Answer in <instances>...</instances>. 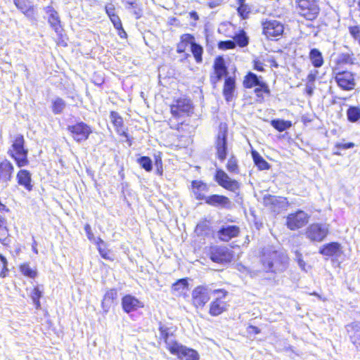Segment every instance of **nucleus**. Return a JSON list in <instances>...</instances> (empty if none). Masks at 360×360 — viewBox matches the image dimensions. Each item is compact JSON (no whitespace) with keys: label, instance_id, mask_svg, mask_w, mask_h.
Returning a JSON list of instances; mask_svg holds the SVG:
<instances>
[{"label":"nucleus","instance_id":"f257e3e1","mask_svg":"<svg viewBox=\"0 0 360 360\" xmlns=\"http://www.w3.org/2000/svg\"><path fill=\"white\" fill-rule=\"evenodd\" d=\"M260 262L265 272H281L287 268L288 257L283 252L266 248L262 252Z\"/></svg>","mask_w":360,"mask_h":360},{"label":"nucleus","instance_id":"f03ea898","mask_svg":"<svg viewBox=\"0 0 360 360\" xmlns=\"http://www.w3.org/2000/svg\"><path fill=\"white\" fill-rule=\"evenodd\" d=\"M162 336L165 339L167 349L171 354L177 356L179 360L199 359V354L195 350L180 345L176 341H173L169 338L167 333L162 331Z\"/></svg>","mask_w":360,"mask_h":360},{"label":"nucleus","instance_id":"7ed1b4c3","mask_svg":"<svg viewBox=\"0 0 360 360\" xmlns=\"http://www.w3.org/2000/svg\"><path fill=\"white\" fill-rule=\"evenodd\" d=\"M8 154L14 160L18 167L28 165V150L25 148V139L22 135L18 134L14 137Z\"/></svg>","mask_w":360,"mask_h":360},{"label":"nucleus","instance_id":"20e7f679","mask_svg":"<svg viewBox=\"0 0 360 360\" xmlns=\"http://www.w3.org/2000/svg\"><path fill=\"white\" fill-rule=\"evenodd\" d=\"M299 13L308 20L315 19L319 13V7L316 0H295Z\"/></svg>","mask_w":360,"mask_h":360},{"label":"nucleus","instance_id":"39448f33","mask_svg":"<svg viewBox=\"0 0 360 360\" xmlns=\"http://www.w3.org/2000/svg\"><path fill=\"white\" fill-rule=\"evenodd\" d=\"M217 296L211 302L210 304V314L213 316H217L221 314L224 311L227 310L229 304L224 300L228 292L223 289L214 290L213 291Z\"/></svg>","mask_w":360,"mask_h":360},{"label":"nucleus","instance_id":"423d86ee","mask_svg":"<svg viewBox=\"0 0 360 360\" xmlns=\"http://www.w3.org/2000/svg\"><path fill=\"white\" fill-rule=\"evenodd\" d=\"M304 234L311 242H321L328 234V228L326 224H311L306 229Z\"/></svg>","mask_w":360,"mask_h":360},{"label":"nucleus","instance_id":"0eeeda50","mask_svg":"<svg viewBox=\"0 0 360 360\" xmlns=\"http://www.w3.org/2000/svg\"><path fill=\"white\" fill-rule=\"evenodd\" d=\"M68 130L72 137L77 142L86 140L92 132L91 128L83 122H79L73 125H69Z\"/></svg>","mask_w":360,"mask_h":360},{"label":"nucleus","instance_id":"6e6552de","mask_svg":"<svg viewBox=\"0 0 360 360\" xmlns=\"http://www.w3.org/2000/svg\"><path fill=\"white\" fill-rule=\"evenodd\" d=\"M309 219V215L302 210H298L295 213H292L288 215L286 219V226L290 230H297L306 224H307Z\"/></svg>","mask_w":360,"mask_h":360},{"label":"nucleus","instance_id":"1a4fd4ad","mask_svg":"<svg viewBox=\"0 0 360 360\" xmlns=\"http://www.w3.org/2000/svg\"><path fill=\"white\" fill-rule=\"evenodd\" d=\"M210 290L206 286L199 285L192 291V303L196 308H202L210 299Z\"/></svg>","mask_w":360,"mask_h":360},{"label":"nucleus","instance_id":"9d476101","mask_svg":"<svg viewBox=\"0 0 360 360\" xmlns=\"http://www.w3.org/2000/svg\"><path fill=\"white\" fill-rule=\"evenodd\" d=\"M264 205L271 211L279 213L287 208L288 202L285 198L265 195L263 198Z\"/></svg>","mask_w":360,"mask_h":360},{"label":"nucleus","instance_id":"9b49d317","mask_svg":"<svg viewBox=\"0 0 360 360\" xmlns=\"http://www.w3.org/2000/svg\"><path fill=\"white\" fill-rule=\"evenodd\" d=\"M263 33L269 39L280 37L284 31L283 25L276 20H266L262 23Z\"/></svg>","mask_w":360,"mask_h":360},{"label":"nucleus","instance_id":"f8f14e48","mask_svg":"<svg viewBox=\"0 0 360 360\" xmlns=\"http://www.w3.org/2000/svg\"><path fill=\"white\" fill-rule=\"evenodd\" d=\"M215 180L219 186L229 191L235 192L239 188L238 182L231 179L229 175L221 169L217 170Z\"/></svg>","mask_w":360,"mask_h":360},{"label":"nucleus","instance_id":"ddd939ff","mask_svg":"<svg viewBox=\"0 0 360 360\" xmlns=\"http://www.w3.org/2000/svg\"><path fill=\"white\" fill-rule=\"evenodd\" d=\"M210 259L217 263H229L233 259V254L226 247H215L211 250Z\"/></svg>","mask_w":360,"mask_h":360},{"label":"nucleus","instance_id":"4468645a","mask_svg":"<svg viewBox=\"0 0 360 360\" xmlns=\"http://www.w3.org/2000/svg\"><path fill=\"white\" fill-rule=\"evenodd\" d=\"M338 86L344 90H352L354 88V75L348 71L340 72L335 77Z\"/></svg>","mask_w":360,"mask_h":360},{"label":"nucleus","instance_id":"2eb2a0df","mask_svg":"<svg viewBox=\"0 0 360 360\" xmlns=\"http://www.w3.org/2000/svg\"><path fill=\"white\" fill-rule=\"evenodd\" d=\"M14 172V167L13 164L4 160L0 162V184L6 187L8 182L11 180L13 173Z\"/></svg>","mask_w":360,"mask_h":360},{"label":"nucleus","instance_id":"dca6fc26","mask_svg":"<svg viewBox=\"0 0 360 360\" xmlns=\"http://www.w3.org/2000/svg\"><path fill=\"white\" fill-rule=\"evenodd\" d=\"M16 8L30 20L35 19V8L30 0H13Z\"/></svg>","mask_w":360,"mask_h":360},{"label":"nucleus","instance_id":"f3484780","mask_svg":"<svg viewBox=\"0 0 360 360\" xmlns=\"http://www.w3.org/2000/svg\"><path fill=\"white\" fill-rule=\"evenodd\" d=\"M122 305L123 310L126 313H130L136 311L139 308H142L144 306L142 302L130 295L123 297L122 299Z\"/></svg>","mask_w":360,"mask_h":360},{"label":"nucleus","instance_id":"a211bd4d","mask_svg":"<svg viewBox=\"0 0 360 360\" xmlns=\"http://www.w3.org/2000/svg\"><path fill=\"white\" fill-rule=\"evenodd\" d=\"M240 233V229L236 225L223 226L217 232V236L223 241H229L231 238L237 237Z\"/></svg>","mask_w":360,"mask_h":360},{"label":"nucleus","instance_id":"6ab92c4d","mask_svg":"<svg viewBox=\"0 0 360 360\" xmlns=\"http://www.w3.org/2000/svg\"><path fill=\"white\" fill-rule=\"evenodd\" d=\"M191 101L187 99H179L176 104L171 106V112L174 117H179L182 113H188L191 110Z\"/></svg>","mask_w":360,"mask_h":360},{"label":"nucleus","instance_id":"aec40b11","mask_svg":"<svg viewBox=\"0 0 360 360\" xmlns=\"http://www.w3.org/2000/svg\"><path fill=\"white\" fill-rule=\"evenodd\" d=\"M217 155L221 161H224L227 155L226 133L221 131L219 133L216 141Z\"/></svg>","mask_w":360,"mask_h":360},{"label":"nucleus","instance_id":"412c9836","mask_svg":"<svg viewBox=\"0 0 360 360\" xmlns=\"http://www.w3.org/2000/svg\"><path fill=\"white\" fill-rule=\"evenodd\" d=\"M352 342L360 349V323H352L346 326Z\"/></svg>","mask_w":360,"mask_h":360},{"label":"nucleus","instance_id":"4be33fe9","mask_svg":"<svg viewBox=\"0 0 360 360\" xmlns=\"http://www.w3.org/2000/svg\"><path fill=\"white\" fill-rule=\"evenodd\" d=\"M18 184L23 186L27 191H30L32 189V175L31 173L26 169H20L16 175Z\"/></svg>","mask_w":360,"mask_h":360},{"label":"nucleus","instance_id":"5701e85b","mask_svg":"<svg viewBox=\"0 0 360 360\" xmlns=\"http://www.w3.org/2000/svg\"><path fill=\"white\" fill-rule=\"evenodd\" d=\"M44 11L49 15V23L56 32H58L60 27V20L58 12L51 6L44 8Z\"/></svg>","mask_w":360,"mask_h":360},{"label":"nucleus","instance_id":"b1692460","mask_svg":"<svg viewBox=\"0 0 360 360\" xmlns=\"http://www.w3.org/2000/svg\"><path fill=\"white\" fill-rule=\"evenodd\" d=\"M110 119L117 133L120 136L127 137V134L125 131L122 117L117 112L112 111L110 115Z\"/></svg>","mask_w":360,"mask_h":360},{"label":"nucleus","instance_id":"393cba45","mask_svg":"<svg viewBox=\"0 0 360 360\" xmlns=\"http://www.w3.org/2000/svg\"><path fill=\"white\" fill-rule=\"evenodd\" d=\"M206 203L212 206H220L222 207H227L230 205L231 202L229 199L224 195H212L206 198Z\"/></svg>","mask_w":360,"mask_h":360},{"label":"nucleus","instance_id":"a878e982","mask_svg":"<svg viewBox=\"0 0 360 360\" xmlns=\"http://www.w3.org/2000/svg\"><path fill=\"white\" fill-rule=\"evenodd\" d=\"M236 89L235 79L229 77L226 79L223 89V94L226 101H231L233 96V93Z\"/></svg>","mask_w":360,"mask_h":360},{"label":"nucleus","instance_id":"bb28decb","mask_svg":"<svg viewBox=\"0 0 360 360\" xmlns=\"http://www.w3.org/2000/svg\"><path fill=\"white\" fill-rule=\"evenodd\" d=\"M340 249V245L338 243H330L323 245L319 252L325 256H333L338 254Z\"/></svg>","mask_w":360,"mask_h":360},{"label":"nucleus","instance_id":"cd10ccee","mask_svg":"<svg viewBox=\"0 0 360 360\" xmlns=\"http://www.w3.org/2000/svg\"><path fill=\"white\" fill-rule=\"evenodd\" d=\"M309 59L315 68H320L323 64L322 53L317 49H312L309 53Z\"/></svg>","mask_w":360,"mask_h":360},{"label":"nucleus","instance_id":"c85d7f7f","mask_svg":"<svg viewBox=\"0 0 360 360\" xmlns=\"http://www.w3.org/2000/svg\"><path fill=\"white\" fill-rule=\"evenodd\" d=\"M188 285L186 279H180L173 284L172 289L176 295H181L186 293L188 290Z\"/></svg>","mask_w":360,"mask_h":360},{"label":"nucleus","instance_id":"c756f323","mask_svg":"<svg viewBox=\"0 0 360 360\" xmlns=\"http://www.w3.org/2000/svg\"><path fill=\"white\" fill-rule=\"evenodd\" d=\"M262 82L259 79L258 77L252 72H249L245 76L243 81L244 86L246 88H252L253 86H256Z\"/></svg>","mask_w":360,"mask_h":360},{"label":"nucleus","instance_id":"7c9ffc66","mask_svg":"<svg viewBox=\"0 0 360 360\" xmlns=\"http://www.w3.org/2000/svg\"><path fill=\"white\" fill-rule=\"evenodd\" d=\"M271 124L273 127H274L278 131H283L289 129L292 125L290 121L279 120V119L271 120Z\"/></svg>","mask_w":360,"mask_h":360},{"label":"nucleus","instance_id":"2f4dec72","mask_svg":"<svg viewBox=\"0 0 360 360\" xmlns=\"http://www.w3.org/2000/svg\"><path fill=\"white\" fill-rule=\"evenodd\" d=\"M255 164L261 170L267 169L269 167L268 162L256 151L252 153Z\"/></svg>","mask_w":360,"mask_h":360},{"label":"nucleus","instance_id":"473e14b6","mask_svg":"<svg viewBox=\"0 0 360 360\" xmlns=\"http://www.w3.org/2000/svg\"><path fill=\"white\" fill-rule=\"evenodd\" d=\"M347 116L349 122H360V108L357 107H350L347 111Z\"/></svg>","mask_w":360,"mask_h":360},{"label":"nucleus","instance_id":"72a5a7b5","mask_svg":"<svg viewBox=\"0 0 360 360\" xmlns=\"http://www.w3.org/2000/svg\"><path fill=\"white\" fill-rule=\"evenodd\" d=\"M115 28L118 31V34L121 38H126L127 33L122 27V22L117 15L110 18Z\"/></svg>","mask_w":360,"mask_h":360},{"label":"nucleus","instance_id":"f704fd0d","mask_svg":"<svg viewBox=\"0 0 360 360\" xmlns=\"http://www.w3.org/2000/svg\"><path fill=\"white\" fill-rule=\"evenodd\" d=\"M96 244L101 256L104 259H110L109 252L105 248V243L101 238H98Z\"/></svg>","mask_w":360,"mask_h":360},{"label":"nucleus","instance_id":"c9c22d12","mask_svg":"<svg viewBox=\"0 0 360 360\" xmlns=\"http://www.w3.org/2000/svg\"><path fill=\"white\" fill-rule=\"evenodd\" d=\"M234 41L240 47H245L248 44L249 40L245 32L240 31L239 34H236L234 37Z\"/></svg>","mask_w":360,"mask_h":360},{"label":"nucleus","instance_id":"e433bc0d","mask_svg":"<svg viewBox=\"0 0 360 360\" xmlns=\"http://www.w3.org/2000/svg\"><path fill=\"white\" fill-rule=\"evenodd\" d=\"M65 107V101L60 98H57L53 101L52 110L54 114H60L63 112Z\"/></svg>","mask_w":360,"mask_h":360},{"label":"nucleus","instance_id":"4c0bfd02","mask_svg":"<svg viewBox=\"0 0 360 360\" xmlns=\"http://www.w3.org/2000/svg\"><path fill=\"white\" fill-rule=\"evenodd\" d=\"M42 295V291L39 289V287H35L32 290L31 292V298L35 305V307L37 309L40 308L41 304H40V298Z\"/></svg>","mask_w":360,"mask_h":360},{"label":"nucleus","instance_id":"58836bf2","mask_svg":"<svg viewBox=\"0 0 360 360\" xmlns=\"http://www.w3.org/2000/svg\"><path fill=\"white\" fill-rule=\"evenodd\" d=\"M191 49L196 62L200 63L202 61V54L203 52L202 47L195 43L192 44Z\"/></svg>","mask_w":360,"mask_h":360},{"label":"nucleus","instance_id":"ea45409f","mask_svg":"<svg viewBox=\"0 0 360 360\" xmlns=\"http://www.w3.org/2000/svg\"><path fill=\"white\" fill-rule=\"evenodd\" d=\"M137 162L146 171L150 172L152 170V161L150 158L143 156L139 158Z\"/></svg>","mask_w":360,"mask_h":360},{"label":"nucleus","instance_id":"a19ab883","mask_svg":"<svg viewBox=\"0 0 360 360\" xmlns=\"http://www.w3.org/2000/svg\"><path fill=\"white\" fill-rule=\"evenodd\" d=\"M21 273L25 276L30 278H34L37 275V271L32 269L28 264H23L20 267Z\"/></svg>","mask_w":360,"mask_h":360},{"label":"nucleus","instance_id":"79ce46f5","mask_svg":"<svg viewBox=\"0 0 360 360\" xmlns=\"http://www.w3.org/2000/svg\"><path fill=\"white\" fill-rule=\"evenodd\" d=\"M127 4V8L134 9L133 13L136 15V18H140L141 16V12L139 8H137L136 0H124Z\"/></svg>","mask_w":360,"mask_h":360},{"label":"nucleus","instance_id":"37998d69","mask_svg":"<svg viewBox=\"0 0 360 360\" xmlns=\"http://www.w3.org/2000/svg\"><path fill=\"white\" fill-rule=\"evenodd\" d=\"M226 169L230 173L238 174L239 172L238 162L234 157H231L228 160Z\"/></svg>","mask_w":360,"mask_h":360},{"label":"nucleus","instance_id":"c03bdc74","mask_svg":"<svg viewBox=\"0 0 360 360\" xmlns=\"http://www.w3.org/2000/svg\"><path fill=\"white\" fill-rule=\"evenodd\" d=\"M348 30L350 35L352 37L354 40L356 41L360 46V26H349L348 27Z\"/></svg>","mask_w":360,"mask_h":360},{"label":"nucleus","instance_id":"a18cd8bd","mask_svg":"<svg viewBox=\"0 0 360 360\" xmlns=\"http://www.w3.org/2000/svg\"><path fill=\"white\" fill-rule=\"evenodd\" d=\"M214 75L211 76L210 81L213 84H215L227 74V70H214Z\"/></svg>","mask_w":360,"mask_h":360},{"label":"nucleus","instance_id":"49530a36","mask_svg":"<svg viewBox=\"0 0 360 360\" xmlns=\"http://www.w3.org/2000/svg\"><path fill=\"white\" fill-rule=\"evenodd\" d=\"M218 47L222 50L234 49L236 47V42L232 40L221 41L218 44Z\"/></svg>","mask_w":360,"mask_h":360},{"label":"nucleus","instance_id":"de8ad7c7","mask_svg":"<svg viewBox=\"0 0 360 360\" xmlns=\"http://www.w3.org/2000/svg\"><path fill=\"white\" fill-rule=\"evenodd\" d=\"M117 291L114 289H110V290L106 292L103 298L106 300L107 302H110L111 304H113L114 300L117 299Z\"/></svg>","mask_w":360,"mask_h":360},{"label":"nucleus","instance_id":"09e8293b","mask_svg":"<svg viewBox=\"0 0 360 360\" xmlns=\"http://www.w3.org/2000/svg\"><path fill=\"white\" fill-rule=\"evenodd\" d=\"M238 13L243 19L248 18L250 8L248 6L242 3L238 8Z\"/></svg>","mask_w":360,"mask_h":360},{"label":"nucleus","instance_id":"8fccbe9b","mask_svg":"<svg viewBox=\"0 0 360 360\" xmlns=\"http://www.w3.org/2000/svg\"><path fill=\"white\" fill-rule=\"evenodd\" d=\"M192 186L193 191H207V185L200 181H193L192 182Z\"/></svg>","mask_w":360,"mask_h":360},{"label":"nucleus","instance_id":"3c124183","mask_svg":"<svg viewBox=\"0 0 360 360\" xmlns=\"http://www.w3.org/2000/svg\"><path fill=\"white\" fill-rule=\"evenodd\" d=\"M214 70H227L225 65V61L222 57H217L214 63Z\"/></svg>","mask_w":360,"mask_h":360},{"label":"nucleus","instance_id":"603ef678","mask_svg":"<svg viewBox=\"0 0 360 360\" xmlns=\"http://www.w3.org/2000/svg\"><path fill=\"white\" fill-rule=\"evenodd\" d=\"M295 259L297 260V264H298L300 268L302 270H303L304 271H307V269H306L307 264L303 260L302 255V254L299 251H296L295 252Z\"/></svg>","mask_w":360,"mask_h":360},{"label":"nucleus","instance_id":"864d4df0","mask_svg":"<svg viewBox=\"0 0 360 360\" xmlns=\"http://www.w3.org/2000/svg\"><path fill=\"white\" fill-rule=\"evenodd\" d=\"M259 87L255 89V92L256 93L257 96H262V92L269 93V90L268 89L267 85L264 82H262L257 85Z\"/></svg>","mask_w":360,"mask_h":360},{"label":"nucleus","instance_id":"5fc2aeb1","mask_svg":"<svg viewBox=\"0 0 360 360\" xmlns=\"http://www.w3.org/2000/svg\"><path fill=\"white\" fill-rule=\"evenodd\" d=\"M0 266L2 268V270L0 273V277L4 278L6 276V273L8 271L7 269V260L6 259L0 255Z\"/></svg>","mask_w":360,"mask_h":360},{"label":"nucleus","instance_id":"6e6d98bb","mask_svg":"<svg viewBox=\"0 0 360 360\" xmlns=\"http://www.w3.org/2000/svg\"><path fill=\"white\" fill-rule=\"evenodd\" d=\"M181 41L186 45L190 44L191 46H192L193 44L195 43L193 36L189 34H183L181 37Z\"/></svg>","mask_w":360,"mask_h":360},{"label":"nucleus","instance_id":"4d7b16f0","mask_svg":"<svg viewBox=\"0 0 360 360\" xmlns=\"http://www.w3.org/2000/svg\"><path fill=\"white\" fill-rule=\"evenodd\" d=\"M84 231L86 232V236L89 240L94 241L96 243V239L94 238V233L91 231V226L89 224H86L84 226Z\"/></svg>","mask_w":360,"mask_h":360},{"label":"nucleus","instance_id":"13d9d810","mask_svg":"<svg viewBox=\"0 0 360 360\" xmlns=\"http://www.w3.org/2000/svg\"><path fill=\"white\" fill-rule=\"evenodd\" d=\"M340 60L341 62L346 64H352L353 63V57L349 53H343L340 56Z\"/></svg>","mask_w":360,"mask_h":360},{"label":"nucleus","instance_id":"bf43d9fd","mask_svg":"<svg viewBox=\"0 0 360 360\" xmlns=\"http://www.w3.org/2000/svg\"><path fill=\"white\" fill-rule=\"evenodd\" d=\"M253 64H254V69L255 70H257L259 72L264 71V64L259 60H257V59L254 60Z\"/></svg>","mask_w":360,"mask_h":360},{"label":"nucleus","instance_id":"052dcab7","mask_svg":"<svg viewBox=\"0 0 360 360\" xmlns=\"http://www.w3.org/2000/svg\"><path fill=\"white\" fill-rule=\"evenodd\" d=\"M105 11L109 18L116 15L115 13V7L112 4H109L105 6Z\"/></svg>","mask_w":360,"mask_h":360},{"label":"nucleus","instance_id":"680f3d73","mask_svg":"<svg viewBox=\"0 0 360 360\" xmlns=\"http://www.w3.org/2000/svg\"><path fill=\"white\" fill-rule=\"evenodd\" d=\"M236 268L239 271H240L242 273L250 274L251 276H252V271H250L248 267L245 266L244 265H243L241 264H238L236 265Z\"/></svg>","mask_w":360,"mask_h":360},{"label":"nucleus","instance_id":"e2e57ef3","mask_svg":"<svg viewBox=\"0 0 360 360\" xmlns=\"http://www.w3.org/2000/svg\"><path fill=\"white\" fill-rule=\"evenodd\" d=\"M354 146V143H337L336 144L337 148H342V149H349V148H353Z\"/></svg>","mask_w":360,"mask_h":360},{"label":"nucleus","instance_id":"0e129e2a","mask_svg":"<svg viewBox=\"0 0 360 360\" xmlns=\"http://www.w3.org/2000/svg\"><path fill=\"white\" fill-rule=\"evenodd\" d=\"M317 73H318V72L316 70H315L314 72H311L308 75V76H307L308 83H313L316 80Z\"/></svg>","mask_w":360,"mask_h":360},{"label":"nucleus","instance_id":"69168bd1","mask_svg":"<svg viewBox=\"0 0 360 360\" xmlns=\"http://www.w3.org/2000/svg\"><path fill=\"white\" fill-rule=\"evenodd\" d=\"M112 304H111L110 302H107L106 300H105L103 298L102 303H101V307L105 312H108L109 311L110 307L112 306Z\"/></svg>","mask_w":360,"mask_h":360},{"label":"nucleus","instance_id":"338daca9","mask_svg":"<svg viewBox=\"0 0 360 360\" xmlns=\"http://www.w3.org/2000/svg\"><path fill=\"white\" fill-rule=\"evenodd\" d=\"M194 194L195 195V198L199 200H203L205 199L206 200V196L205 195V193L206 191H193Z\"/></svg>","mask_w":360,"mask_h":360},{"label":"nucleus","instance_id":"774afa93","mask_svg":"<svg viewBox=\"0 0 360 360\" xmlns=\"http://www.w3.org/2000/svg\"><path fill=\"white\" fill-rule=\"evenodd\" d=\"M8 235V231L6 228L0 229V241H4Z\"/></svg>","mask_w":360,"mask_h":360}]
</instances>
